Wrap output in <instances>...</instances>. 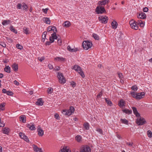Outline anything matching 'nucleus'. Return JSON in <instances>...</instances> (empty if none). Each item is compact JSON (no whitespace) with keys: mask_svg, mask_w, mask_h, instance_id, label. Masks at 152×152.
Instances as JSON below:
<instances>
[{"mask_svg":"<svg viewBox=\"0 0 152 152\" xmlns=\"http://www.w3.org/2000/svg\"><path fill=\"white\" fill-rule=\"evenodd\" d=\"M146 121L145 120L142 118H141L139 117H137V119L136 123L138 125H142L145 123Z\"/></svg>","mask_w":152,"mask_h":152,"instance_id":"obj_6","label":"nucleus"},{"mask_svg":"<svg viewBox=\"0 0 152 152\" xmlns=\"http://www.w3.org/2000/svg\"><path fill=\"white\" fill-rule=\"evenodd\" d=\"M84 126L86 129L88 130L89 129V124L88 123H85L84 124Z\"/></svg>","mask_w":152,"mask_h":152,"instance_id":"obj_37","label":"nucleus"},{"mask_svg":"<svg viewBox=\"0 0 152 152\" xmlns=\"http://www.w3.org/2000/svg\"><path fill=\"white\" fill-rule=\"evenodd\" d=\"M64 26L66 27H68L71 25V23L69 21H66L64 23Z\"/></svg>","mask_w":152,"mask_h":152,"instance_id":"obj_28","label":"nucleus"},{"mask_svg":"<svg viewBox=\"0 0 152 152\" xmlns=\"http://www.w3.org/2000/svg\"><path fill=\"white\" fill-rule=\"evenodd\" d=\"M24 32L26 34H29L28 32V29L26 28H23Z\"/></svg>","mask_w":152,"mask_h":152,"instance_id":"obj_41","label":"nucleus"},{"mask_svg":"<svg viewBox=\"0 0 152 152\" xmlns=\"http://www.w3.org/2000/svg\"><path fill=\"white\" fill-rule=\"evenodd\" d=\"M123 112L125 113L126 114H131L132 113V111L131 110H129L128 109H125L123 110Z\"/></svg>","mask_w":152,"mask_h":152,"instance_id":"obj_34","label":"nucleus"},{"mask_svg":"<svg viewBox=\"0 0 152 152\" xmlns=\"http://www.w3.org/2000/svg\"><path fill=\"white\" fill-rule=\"evenodd\" d=\"M10 129L8 128H4L2 130V132L3 133L8 134L10 132Z\"/></svg>","mask_w":152,"mask_h":152,"instance_id":"obj_20","label":"nucleus"},{"mask_svg":"<svg viewBox=\"0 0 152 152\" xmlns=\"http://www.w3.org/2000/svg\"><path fill=\"white\" fill-rule=\"evenodd\" d=\"M58 77L60 83L61 84H64L65 83L66 80L62 73L58 72Z\"/></svg>","mask_w":152,"mask_h":152,"instance_id":"obj_5","label":"nucleus"},{"mask_svg":"<svg viewBox=\"0 0 152 152\" xmlns=\"http://www.w3.org/2000/svg\"><path fill=\"white\" fill-rule=\"evenodd\" d=\"M0 45L2 46L3 47L5 48L6 47V45L4 43L0 42Z\"/></svg>","mask_w":152,"mask_h":152,"instance_id":"obj_60","label":"nucleus"},{"mask_svg":"<svg viewBox=\"0 0 152 152\" xmlns=\"http://www.w3.org/2000/svg\"><path fill=\"white\" fill-rule=\"evenodd\" d=\"M10 20H3L2 22V24L3 26H5L10 24Z\"/></svg>","mask_w":152,"mask_h":152,"instance_id":"obj_29","label":"nucleus"},{"mask_svg":"<svg viewBox=\"0 0 152 152\" xmlns=\"http://www.w3.org/2000/svg\"><path fill=\"white\" fill-rule=\"evenodd\" d=\"M47 34V32L46 31H44L42 34V38L43 39H45L46 37V34Z\"/></svg>","mask_w":152,"mask_h":152,"instance_id":"obj_44","label":"nucleus"},{"mask_svg":"<svg viewBox=\"0 0 152 152\" xmlns=\"http://www.w3.org/2000/svg\"><path fill=\"white\" fill-rule=\"evenodd\" d=\"M130 94L133 97L136 98V94H135V92H134L133 91L131 92Z\"/></svg>","mask_w":152,"mask_h":152,"instance_id":"obj_56","label":"nucleus"},{"mask_svg":"<svg viewBox=\"0 0 152 152\" xmlns=\"http://www.w3.org/2000/svg\"><path fill=\"white\" fill-rule=\"evenodd\" d=\"M49 9L48 8H47L45 9H43L42 10L43 12L45 14H47V11Z\"/></svg>","mask_w":152,"mask_h":152,"instance_id":"obj_53","label":"nucleus"},{"mask_svg":"<svg viewBox=\"0 0 152 152\" xmlns=\"http://www.w3.org/2000/svg\"><path fill=\"white\" fill-rule=\"evenodd\" d=\"M67 49L69 51L71 52H75L79 50V48H72L69 46L67 47Z\"/></svg>","mask_w":152,"mask_h":152,"instance_id":"obj_13","label":"nucleus"},{"mask_svg":"<svg viewBox=\"0 0 152 152\" xmlns=\"http://www.w3.org/2000/svg\"><path fill=\"white\" fill-rule=\"evenodd\" d=\"M80 152H91V149L89 146L83 145L80 148Z\"/></svg>","mask_w":152,"mask_h":152,"instance_id":"obj_7","label":"nucleus"},{"mask_svg":"<svg viewBox=\"0 0 152 152\" xmlns=\"http://www.w3.org/2000/svg\"><path fill=\"white\" fill-rule=\"evenodd\" d=\"M57 42L58 44L59 45H61L62 44V41L61 39H60V38H58L57 39Z\"/></svg>","mask_w":152,"mask_h":152,"instance_id":"obj_50","label":"nucleus"},{"mask_svg":"<svg viewBox=\"0 0 152 152\" xmlns=\"http://www.w3.org/2000/svg\"><path fill=\"white\" fill-rule=\"evenodd\" d=\"M53 88H49L47 90V93L49 94H51L53 92Z\"/></svg>","mask_w":152,"mask_h":152,"instance_id":"obj_38","label":"nucleus"},{"mask_svg":"<svg viewBox=\"0 0 152 152\" xmlns=\"http://www.w3.org/2000/svg\"><path fill=\"white\" fill-rule=\"evenodd\" d=\"M5 126V124L3 122H1L0 121V126L1 127H3Z\"/></svg>","mask_w":152,"mask_h":152,"instance_id":"obj_62","label":"nucleus"},{"mask_svg":"<svg viewBox=\"0 0 152 152\" xmlns=\"http://www.w3.org/2000/svg\"><path fill=\"white\" fill-rule=\"evenodd\" d=\"M27 127L29 129L31 130H35L36 129V128L33 124L31 125L29 124H26Z\"/></svg>","mask_w":152,"mask_h":152,"instance_id":"obj_17","label":"nucleus"},{"mask_svg":"<svg viewBox=\"0 0 152 152\" xmlns=\"http://www.w3.org/2000/svg\"><path fill=\"white\" fill-rule=\"evenodd\" d=\"M43 101H42V98H39L38 99L37 102L36 103V104L38 105H42L43 104Z\"/></svg>","mask_w":152,"mask_h":152,"instance_id":"obj_23","label":"nucleus"},{"mask_svg":"<svg viewBox=\"0 0 152 152\" xmlns=\"http://www.w3.org/2000/svg\"><path fill=\"white\" fill-rule=\"evenodd\" d=\"M59 152H71V151L66 146L64 147Z\"/></svg>","mask_w":152,"mask_h":152,"instance_id":"obj_21","label":"nucleus"},{"mask_svg":"<svg viewBox=\"0 0 152 152\" xmlns=\"http://www.w3.org/2000/svg\"><path fill=\"white\" fill-rule=\"evenodd\" d=\"M14 83L15 84V85H16L17 86H18L19 84V83L16 80H15L14 81Z\"/></svg>","mask_w":152,"mask_h":152,"instance_id":"obj_63","label":"nucleus"},{"mask_svg":"<svg viewBox=\"0 0 152 152\" xmlns=\"http://www.w3.org/2000/svg\"><path fill=\"white\" fill-rule=\"evenodd\" d=\"M47 31L50 32L52 31V27L51 26H49L47 28Z\"/></svg>","mask_w":152,"mask_h":152,"instance_id":"obj_54","label":"nucleus"},{"mask_svg":"<svg viewBox=\"0 0 152 152\" xmlns=\"http://www.w3.org/2000/svg\"><path fill=\"white\" fill-rule=\"evenodd\" d=\"M152 132L151 131L149 130L147 132V134L149 138H151L152 136Z\"/></svg>","mask_w":152,"mask_h":152,"instance_id":"obj_40","label":"nucleus"},{"mask_svg":"<svg viewBox=\"0 0 152 152\" xmlns=\"http://www.w3.org/2000/svg\"><path fill=\"white\" fill-rule=\"evenodd\" d=\"M32 147L34 151L35 152H41V148H38L35 145H33Z\"/></svg>","mask_w":152,"mask_h":152,"instance_id":"obj_14","label":"nucleus"},{"mask_svg":"<svg viewBox=\"0 0 152 152\" xmlns=\"http://www.w3.org/2000/svg\"><path fill=\"white\" fill-rule=\"evenodd\" d=\"M6 94L7 95L10 96H12L13 94L12 92L9 91H7Z\"/></svg>","mask_w":152,"mask_h":152,"instance_id":"obj_48","label":"nucleus"},{"mask_svg":"<svg viewBox=\"0 0 152 152\" xmlns=\"http://www.w3.org/2000/svg\"><path fill=\"white\" fill-rule=\"evenodd\" d=\"M132 89L133 91H136L137 90V88L136 86L135 85L132 87Z\"/></svg>","mask_w":152,"mask_h":152,"instance_id":"obj_46","label":"nucleus"},{"mask_svg":"<svg viewBox=\"0 0 152 152\" xmlns=\"http://www.w3.org/2000/svg\"><path fill=\"white\" fill-rule=\"evenodd\" d=\"M12 69L15 72H16L18 70V66L17 64H14L12 65Z\"/></svg>","mask_w":152,"mask_h":152,"instance_id":"obj_26","label":"nucleus"},{"mask_svg":"<svg viewBox=\"0 0 152 152\" xmlns=\"http://www.w3.org/2000/svg\"><path fill=\"white\" fill-rule=\"evenodd\" d=\"M5 105V103L3 102L0 104V110H5L4 107Z\"/></svg>","mask_w":152,"mask_h":152,"instance_id":"obj_31","label":"nucleus"},{"mask_svg":"<svg viewBox=\"0 0 152 152\" xmlns=\"http://www.w3.org/2000/svg\"><path fill=\"white\" fill-rule=\"evenodd\" d=\"M120 121L123 124H124L126 125H128V121L126 119L121 118L120 119Z\"/></svg>","mask_w":152,"mask_h":152,"instance_id":"obj_27","label":"nucleus"},{"mask_svg":"<svg viewBox=\"0 0 152 152\" xmlns=\"http://www.w3.org/2000/svg\"><path fill=\"white\" fill-rule=\"evenodd\" d=\"M148 9L147 7H144L143 9V11L145 12H147L148 11Z\"/></svg>","mask_w":152,"mask_h":152,"instance_id":"obj_61","label":"nucleus"},{"mask_svg":"<svg viewBox=\"0 0 152 152\" xmlns=\"http://www.w3.org/2000/svg\"><path fill=\"white\" fill-rule=\"evenodd\" d=\"M52 31H53L54 33H56L57 32L56 28L55 26L52 27Z\"/></svg>","mask_w":152,"mask_h":152,"instance_id":"obj_55","label":"nucleus"},{"mask_svg":"<svg viewBox=\"0 0 152 152\" xmlns=\"http://www.w3.org/2000/svg\"><path fill=\"white\" fill-rule=\"evenodd\" d=\"M54 117L55 118L57 119H59V115L57 113L55 115Z\"/></svg>","mask_w":152,"mask_h":152,"instance_id":"obj_59","label":"nucleus"},{"mask_svg":"<svg viewBox=\"0 0 152 152\" xmlns=\"http://www.w3.org/2000/svg\"><path fill=\"white\" fill-rule=\"evenodd\" d=\"M51 37L54 40V39H57L58 38L56 36V33H55L52 34Z\"/></svg>","mask_w":152,"mask_h":152,"instance_id":"obj_39","label":"nucleus"},{"mask_svg":"<svg viewBox=\"0 0 152 152\" xmlns=\"http://www.w3.org/2000/svg\"><path fill=\"white\" fill-rule=\"evenodd\" d=\"M38 59L40 61L42 62L45 59V57L44 56L41 57H39Z\"/></svg>","mask_w":152,"mask_h":152,"instance_id":"obj_49","label":"nucleus"},{"mask_svg":"<svg viewBox=\"0 0 152 152\" xmlns=\"http://www.w3.org/2000/svg\"><path fill=\"white\" fill-rule=\"evenodd\" d=\"M102 91H101L99 94L97 95V98H100V97L102 96Z\"/></svg>","mask_w":152,"mask_h":152,"instance_id":"obj_58","label":"nucleus"},{"mask_svg":"<svg viewBox=\"0 0 152 152\" xmlns=\"http://www.w3.org/2000/svg\"><path fill=\"white\" fill-rule=\"evenodd\" d=\"M105 100L106 102L108 105H109L110 106H111L112 105V102L110 100H107V98L105 99Z\"/></svg>","mask_w":152,"mask_h":152,"instance_id":"obj_42","label":"nucleus"},{"mask_svg":"<svg viewBox=\"0 0 152 152\" xmlns=\"http://www.w3.org/2000/svg\"><path fill=\"white\" fill-rule=\"evenodd\" d=\"M118 74L120 78H121L123 77V75L120 72H118Z\"/></svg>","mask_w":152,"mask_h":152,"instance_id":"obj_57","label":"nucleus"},{"mask_svg":"<svg viewBox=\"0 0 152 152\" xmlns=\"http://www.w3.org/2000/svg\"><path fill=\"white\" fill-rule=\"evenodd\" d=\"M133 112L134 115L136 117H138L140 116V114L138 112L137 109L134 107H132Z\"/></svg>","mask_w":152,"mask_h":152,"instance_id":"obj_16","label":"nucleus"},{"mask_svg":"<svg viewBox=\"0 0 152 152\" xmlns=\"http://www.w3.org/2000/svg\"><path fill=\"white\" fill-rule=\"evenodd\" d=\"M20 120L23 123H25L26 121V117L24 115H21L20 117Z\"/></svg>","mask_w":152,"mask_h":152,"instance_id":"obj_25","label":"nucleus"},{"mask_svg":"<svg viewBox=\"0 0 152 152\" xmlns=\"http://www.w3.org/2000/svg\"><path fill=\"white\" fill-rule=\"evenodd\" d=\"M44 19H45V20H44L45 23L48 24H50V20L49 18L44 17Z\"/></svg>","mask_w":152,"mask_h":152,"instance_id":"obj_30","label":"nucleus"},{"mask_svg":"<svg viewBox=\"0 0 152 152\" xmlns=\"http://www.w3.org/2000/svg\"><path fill=\"white\" fill-rule=\"evenodd\" d=\"M72 69H74L75 71L77 72L83 78L85 77L84 73L81 67L79 66L75 65L72 68Z\"/></svg>","mask_w":152,"mask_h":152,"instance_id":"obj_1","label":"nucleus"},{"mask_svg":"<svg viewBox=\"0 0 152 152\" xmlns=\"http://www.w3.org/2000/svg\"><path fill=\"white\" fill-rule=\"evenodd\" d=\"M96 131L98 132H99L100 134H102V131L101 129L99 128H97Z\"/></svg>","mask_w":152,"mask_h":152,"instance_id":"obj_52","label":"nucleus"},{"mask_svg":"<svg viewBox=\"0 0 152 152\" xmlns=\"http://www.w3.org/2000/svg\"><path fill=\"white\" fill-rule=\"evenodd\" d=\"M22 5L20 3H18L17 6V8L18 9H21Z\"/></svg>","mask_w":152,"mask_h":152,"instance_id":"obj_47","label":"nucleus"},{"mask_svg":"<svg viewBox=\"0 0 152 152\" xmlns=\"http://www.w3.org/2000/svg\"><path fill=\"white\" fill-rule=\"evenodd\" d=\"M37 131L38 132V134L39 136H42L43 135L44 131L41 128L40 126H38V129Z\"/></svg>","mask_w":152,"mask_h":152,"instance_id":"obj_11","label":"nucleus"},{"mask_svg":"<svg viewBox=\"0 0 152 152\" xmlns=\"http://www.w3.org/2000/svg\"><path fill=\"white\" fill-rule=\"evenodd\" d=\"M111 25L113 28L114 29H115L117 28L118 24L115 20H113L111 23Z\"/></svg>","mask_w":152,"mask_h":152,"instance_id":"obj_19","label":"nucleus"},{"mask_svg":"<svg viewBox=\"0 0 152 152\" xmlns=\"http://www.w3.org/2000/svg\"><path fill=\"white\" fill-rule=\"evenodd\" d=\"M126 104V102L123 99H121L118 102V105L120 107H123L125 106Z\"/></svg>","mask_w":152,"mask_h":152,"instance_id":"obj_15","label":"nucleus"},{"mask_svg":"<svg viewBox=\"0 0 152 152\" xmlns=\"http://www.w3.org/2000/svg\"><path fill=\"white\" fill-rule=\"evenodd\" d=\"M71 85L72 86V87H74L76 85L75 83L73 81H72L71 82Z\"/></svg>","mask_w":152,"mask_h":152,"instance_id":"obj_64","label":"nucleus"},{"mask_svg":"<svg viewBox=\"0 0 152 152\" xmlns=\"http://www.w3.org/2000/svg\"><path fill=\"white\" fill-rule=\"evenodd\" d=\"M137 17L139 18L144 19L146 18V15L145 13L142 12L141 13H140L138 15Z\"/></svg>","mask_w":152,"mask_h":152,"instance_id":"obj_22","label":"nucleus"},{"mask_svg":"<svg viewBox=\"0 0 152 152\" xmlns=\"http://www.w3.org/2000/svg\"><path fill=\"white\" fill-rule=\"evenodd\" d=\"M4 70L6 72L9 73L10 72V68L8 66H6L4 69Z\"/></svg>","mask_w":152,"mask_h":152,"instance_id":"obj_32","label":"nucleus"},{"mask_svg":"<svg viewBox=\"0 0 152 152\" xmlns=\"http://www.w3.org/2000/svg\"><path fill=\"white\" fill-rule=\"evenodd\" d=\"M93 37L95 39H96V40H99V36H98V35H97V34H93Z\"/></svg>","mask_w":152,"mask_h":152,"instance_id":"obj_43","label":"nucleus"},{"mask_svg":"<svg viewBox=\"0 0 152 152\" xmlns=\"http://www.w3.org/2000/svg\"><path fill=\"white\" fill-rule=\"evenodd\" d=\"M145 95L144 92L137 93L136 94V99H140L143 98Z\"/></svg>","mask_w":152,"mask_h":152,"instance_id":"obj_10","label":"nucleus"},{"mask_svg":"<svg viewBox=\"0 0 152 152\" xmlns=\"http://www.w3.org/2000/svg\"><path fill=\"white\" fill-rule=\"evenodd\" d=\"M109 2V0H102L101 1H100L99 2V5H104L106 3H108Z\"/></svg>","mask_w":152,"mask_h":152,"instance_id":"obj_24","label":"nucleus"},{"mask_svg":"<svg viewBox=\"0 0 152 152\" xmlns=\"http://www.w3.org/2000/svg\"><path fill=\"white\" fill-rule=\"evenodd\" d=\"M10 29L11 31L17 34V31L15 29L13 26H11L10 28Z\"/></svg>","mask_w":152,"mask_h":152,"instance_id":"obj_36","label":"nucleus"},{"mask_svg":"<svg viewBox=\"0 0 152 152\" xmlns=\"http://www.w3.org/2000/svg\"><path fill=\"white\" fill-rule=\"evenodd\" d=\"M22 4V7L23 8V10L27 11L28 8L27 5L24 3H23Z\"/></svg>","mask_w":152,"mask_h":152,"instance_id":"obj_35","label":"nucleus"},{"mask_svg":"<svg viewBox=\"0 0 152 152\" xmlns=\"http://www.w3.org/2000/svg\"><path fill=\"white\" fill-rule=\"evenodd\" d=\"M96 11L98 14H102L105 11V10L103 7L98 6L96 8Z\"/></svg>","mask_w":152,"mask_h":152,"instance_id":"obj_9","label":"nucleus"},{"mask_svg":"<svg viewBox=\"0 0 152 152\" xmlns=\"http://www.w3.org/2000/svg\"><path fill=\"white\" fill-rule=\"evenodd\" d=\"M54 61H65L66 59L63 57H57L54 58Z\"/></svg>","mask_w":152,"mask_h":152,"instance_id":"obj_18","label":"nucleus"},{"mask_svg":"<svg viewBox=\"0 0 152 152\" xmlns=\"http://www.w3.org/2000/svg\"><path fill=\"white\" fill-rule=\"evenodd\" d=\"M92 45V43L88 41H84L83 42L82 45L83 47L86 50H88L90 48Z\"/></svg>","mask_w":152,"mask_h":152,"instance_id":"obj_4","label":"nucleus"},{"mask_svg":"<svg viewBox=\"0 0 152 152\" xmlns=\"http://www.w3.org/2000/svg\"><path fill=\"white\" fill-rule=\"evenodd\" d=\"M19 135L21 138L24 139L26 142H28L29 141L28 137L24 133L20 132L19 134Z\"/></svg>","mask_w":152,"mask_h":152,"instance_id":"obj_12","label":"nucleus"},{"mask_svg":"<svg viewBox=\"0 0 152 152\" xmlns=\"http://www.w3.org/2000/svg\"><path fill=\"white\" fill-rule=\"evenodd\" d=\"M74 108L72 106L70 107L69 110H62V114L65 115H70L74 112Z\"/></svg>","mask_w":152,"mask_h":152,"instance_id":"obj_2","label":"nucleus"},{"mask_svg":"<svg viewBox=\"0 0 152 152\" xmlns=\"http://www.w3.org/2000/svg\"><path fill=\"white\" fill-rule=\"evenodd\" d=\"M75 138L78 142H80L81 140L82 137L80 136L77 135L76 136Z\"/></svg>","mask_w":152,"mask_h":152,"instance_id":"obj_33","label":"nucleus"},{"mask_svg":"<svg viewBox=\"0 0 152 152\" xmlns=\"http://www.w3.org/2000/svg\"><path fill=\"white\" fill-rule=\"evenodd\" d=\"M99 19L101 23H106L107 22L108 18L106 16H100L99 17Z\"/></svg>","mask_w":152,"mask_h":152,"instance_id":"obj_8","label":"nucleus"},{"mask_svg":"<svg viewBox=\"0 0 152 152\" xmlns=\"http://www.w3.org/2000/svg\"><path fill=\"white\" fill-rule=\"evenodd\" d=\"M126 144L130 147H131L133 146V143L132 142H126Z\"/></svg>","mask_w":152,"mask_h":152,"instance_id":"obj_51","label":"nucleus"},{"mask_svg":"<svg viewBox=\"0 0 152 152\" xmlns=\"http://www.w3.org/2000/svg\"><path fill=\"white\" fill-rule=\"evenodd\" d=\"M129 24L132 29L135 30H137L138 29V23H137L135 21L133 20H132L130 21Z\"/></svg>","mask_w":152,"mask_h":152,"instance_id":"obj_3","label":"nucleus"},{"mask_svg":"<svg viewBox=\"0 0 152 152\" xmlns=\"http://www.w3.org/2000/svg\"><path fill=\"white\" fill-rule=\"evenodd\" d=\"M16 47L18 49L21 50L23 49V46L19 44H17L16 45Z\"/></svg>","mask_w":152,"mask_h":152,"instance_id":"obj_45","label":"nucleus"}]
</instances>
